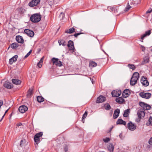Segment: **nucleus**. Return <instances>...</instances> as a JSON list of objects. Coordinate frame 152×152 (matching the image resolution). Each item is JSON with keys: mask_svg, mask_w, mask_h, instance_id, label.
<instances>
[{"mask_svg": "<svg viewBox=\"0 0 152 152\" xmlns=\"http://www.w3.org/2000/svg\"><path fill=\"white\" fill-rule=\"evenodd\" d=\"M87 115V112L86 111L83 114V117L82 118V120L83 121V122L84 123V121H83V119H85L86 118V117Z\"/></svg>", "mask_w": 152, "mask_h": 152, "instance_id": "c9c22d12", "label": "nucleus"}, {"mask_svg": "<svg viewBox=\"0 0 152 152\" xmlns=\"http://www.w3.org/2000/svg\"><path fill=\"white\" fill-rule=\"evenodd\" d=\"M26 145V140L24 139L21 140L20 145L22 147H24Z\"/></svg>", "mask_w": 152, "mask_h": 152, "instance_id": "2f4dec72", "label": "nucleus"}, {"mask_svg": "<svg viewBox=\"0 0 152 152\" xmlns=\"http://www.w3.org/2000/svg\"><path fill=\"white\" fill-rule=\"evenodd\" d=\"M148 142L150 145H152V137L149 140Z\"/></svg>", "mask_w": 152, "mask_h": 152, "instance_id": "a18cd8bd", "label": "nucleus"}, {"mask_svg": "<svg viewBox=\"0 0 152 152\" xmlns=\"http://www.w3.org/2000/svg\"><path fill=\"white\" fill-rule=\"evenodd\" d=\"M107 148L108 150L110 152H113L114 150V146L112 144L110 143L107 146Z\"/></svg>", "mask_w": 152, "mask_h": 152, "instance_id": "5701e85b", "label": "nucleus"}, {"mask_svg": "<svg viewBox=\"0 0 152 152\" xmlns=\"http://www.w3.org/2000/svg\"><path fill=\"white\" fill-rule=\"evenodd\" d=\"M28 109V108L26 106L23 105L20 106L18 108V110L20 112L23 113L27 111Z\"/></svg>", "mask_w": 152, "mask_h": 152, "instance_id": "ddd939ff", "label": "nucleus"}, {"mask_svg": "<svg viewBox=\"0 0 152 152\" xmlns=\"http://www.w3.org/2000/svg\"><path fill=\"white\" fill-rule=\"evenodd\" d=\"M37 99L38 102H41L44 101V99L41 96H37Z\"/></svg>", "mask_w": 152, "mask_h": 152, "instance_id": "72a5a7b5", "label": "nucleus"}, {"mask_svg": "<svg viewBox=\"0 0 152 152\" xmlns=\"http://www.w3.org/2000/svg\"><path fill=\"white\" fill-rule=\"evenodd\" d=\"M19 46L18 44L16 42L12 43L11 45L12 48L14 49H16Z\"/></svg>", "mask_w": 152, "mask_h": 152, "instance_id": "c85d7f7f", "label": "nucleus"}, {"mask_svg": "<svg viewBox=\"0 0 152 152\" xmlns=\"http://www.w3.org/2000/svg\"><path fill=\"white\" fill-rule=\"evenodd\" d=\"M115 101L118 103L119 104H122L125 102V100L122 97H117Z\"/></svg>", "mask_w": 152, "mask_h": 152, "instance_id": "f3484780", "label": "nucleus"}, {"mask_svg": "<svg viewBox=\"0 0 152 152\" xmlns=\"http://www.w3.org/2000/svg\"><path fill=\"white\" fill-rule=\"evenodd\" d=\"M120 111V110L118 109H117L115 110L113 115L114 118L116 119L118 117Z\"/></svg>", "mask_w": 152, "mask_h": 152, "instance_id": "a211bd4d", "label": "nucleus"}, {"mask_svg": "<svg viewBox=\"0 0 152 152\" xmlns=\"http://www.w3.org/2000/svg\"><path fill=\"white\" fill-rule=\"evenodd\" d=\"M62 15L63 16L64 15V14L62 12H61L60 14V15Z\"/></svg>", "mask_w": 152, "mask_h": 152, "instance_id": "13d9d810", "label": "nucleus"}, {"mask_svg": "<svg viewBox=\"0 0 152 152\" xmlns=\"http://www.w3.org/2000/svg\"><path fill=\"white\" fill-rule=\"evenodd\" d=\"M41 16L39 13H35L32 15L30 18V19L31 21L33 23H38L41 19Z\"/></svg>", "mask_w": 152, "mask_h": 152, "instance_id": "f257e3e1", "label": "nucleus"}, {"mask_svg": "<svg viewBox=\"0 0 152 152\" xmlns=\"http://www.w3.org/2000/svg\"><path fill=\"white\" fill-rule=\"evenodd\" d=\"M105 100V97L103 96L100 95L97 98L96 102L97 103H102Z\"/></svg>", "mask_w": 152, "mask_h": 152, "instance_id": "f8f14e48", "label": "nucleus"}, {"mask_svg": "<svg viewBox=\"0 0 152 152\" xmlns=\"http://www.w3.org/2000/svg\"><path fill=\"white\" fill-rule=\"evenodd\" d=\"M64 151L66 152L68 151V148H64Z\"/></svg>", "mask_w": 152, "mask_h": 152, "instance_id": "5fc2aeb1", "label": "nucleus"}, {"mask_svg": "<svg viewBox=\"0 0 152 152\" xmlns=\"http://www.w3.org/2000/svg\"><path fill=\"white\" fill-rule=\"evenodd\" d=\"M110 139L109 138L106 137L105 138H104L103 139V141L105 143H107L109 142Z\"/></svg>", "mask_w": 152, "mask_h": 152, "instance_id": "58836bf2", "label": "nucleus"}, {"mask_svg": "<svg viewBox=\"0 0 152 152\" xmlns=\"http://www.w3.org/2000/svg\"><path fill=\"white\" fill-rule=\"evenodd\" d=\"M33 88H31L29 89L28 91L27 96L28 97H30L32 94Z\"/></svg>", "mask_w": 152, "mask_h": 152, "instance_id": "7c9ffc66", "label": "nucleus"}, {"mask_svg": "<svg viewBox=\"0 0 152 152\" xmlns=\"http://www.w3.org/2000/svg\"><path fill=\"white\" fill-rule=\"evenodd\" d=\"M18 58V55H15L10 58V64H12L14 62H16L17 59Z\"/></svg>", "mask_w": 152, "mask_h": 152, "instance_id": "aec40b11", "label": "nucleus"}, {"mask_svg": "<svg viewBox=\"0 0 152 152\" xmlns=\"http://www.w3.org/2000/svg\"><path fill=\"white\" fill-rule=\"evenodd\" d=\"M24 32L28 36L31 37H33L34 35V31L28 29H25Z\"/></svg>", "mask_w": 152, "mask_h": 152, "instance_id": "9d476101", "label": "nucleus"}, {"mask_svg": "<svg viewBox=\"0 0 152 152\" xmlns=\"http://www.w3.org/2000/svg\"><path fill=\"white\" fill-rule=\"evenodd\" d=\"M152 12V9H149L147 12L146 13H150Z\"/></svg>", "mask_w": 152, "mask_h": 152, "instance_id": "09e8293b", "label": "nucleus"}, {"mask_svg": "<svg viewBox=\"0 0 152 152\" xmlns=\"http://www.w3.org/2000/svg\"><path fill=\"white\" fill-rule=\"evenodd\" d=\"M55 64L57 66H61L62 65V63L60 61H58Z\"/></svg>", "mask_w": 152, "mask_h": 152, "instance_id": "ea45409f", "label": "nucleus"}, {"mask_svg": "<svg viewBox=\"0 0 152 152\" xmlns=\"http://www.w3.org/2000/svg\"><path fill=\"white\" fill-rule=\"evenodd\" d=\"M131 7L129 4H128L125 9V11H127Z\"/></svg>", "mask_w": 152, "mask_h": 152, "instance_id": "a19ab883", "label": "nucleus"}, {"mask_svg": "<svg viewBox=\"0 0 152 152\" xmlns=\"http://www.w3.org/2000/svg\"><path fill=\"white\" fill-rule=\"evenodd\" d=\"M6 36V37H7V38H8V37H7V35Z\"/></svg>", "mask_w": 152, "mask_h": 152, "instance_id": "052dcab7", "label": "nucleus"}, {"mask_svg": "<svg viewBox=\"0 0 152 152\" xmlns=\"http://www.w3.org/2000/svg\"><path fill=\"white\" fill-rule=\"evenodd\" d=\"M145 111L142 109H140L137 111V114L138 118L139 119H141L144 117L145 115Z\"/></svg>", "mask_w": 152, "mask_h": 152, "instance_id": "7ed1b4c3", "label": "nucleus"}, {"mask_svg": "<svg viewBox=\"0 0 152 152\" xmlns=\"http://www.w3.org/2000/svg\"><path fill=\"white\" fill-rule=\"evenodd\" d=\"M12 113H11V115H12ZM10 116H11V115H10Z\"/></svg>", "mask_w": 152, "mask_h": 152, "instance_id": "e2e57ef3", "label": "nucleus"}, {"mask_svg": "<svg viewBox=\"0 0 152 152\" xmlns=\"http://www.w3.org/2000/svg\"><path fill=\"white\" fill-rule=\"evenodd\" d=\"M81 34V33H75V34L74 35V36L75 37H77V36H78L80 34Z\"/></svg>", "mask_w": 152, "mask_h": 152, "instance_id": "49530a36", "label": "nucleus"}, {"mask_svg": "<svg viewBox=\"0 0 152 152\" xmlns=\"http://www.w3.org/2000/svg\"><path fill=\"white\" fill-rule=\"evenodd\" d=\"M130 112V109H129L126 110L123 114V115L125 117H127L129 116V113Z\"/></svg>", "mask_w": 152, "mask_h": 152, "instance_id": "c756f323", "label": "nucleus"}, {"mask_svg": "<svg viewBox=\"0 0 152 152\" xmlns=\"http://www.w3.org/2000/svg\"><path fill=\"white\" fill-rule=\"evenodd\" d=\"M12 82L14 84L18 85L20 84L21 81L18 79H12Z\"/></svg>", "mask_w": 152, "mask_h": 152, "instance_id": "412c9836", "label": "nucleus"}, {"mask_svg": "<svg viewBox=\"0 0 152 152\" xmlns=\"http://www.w3.org/2000/svg\"><path fill=\"white\" fill-rule=\"evenodd\" d=\"M3 86L4 87L7 88H10V82L9 80H7L4 83Z\"/></svg>", "mask_w": 152, "mask_h": 152, "instance_id": "393cba45", "label": "nucleus"}, {"mask_svg": "<svg viewBox=\"0 0 152 152\" xmlns=\"http://www.w3.org/2000/svg\"><path fill=\"white\" fill-rule=\"evenodd\" d=\"M151 33V31L150 30H149L148 31H145V34L147 36H149Z\"/></svg>", "mask_w": 152, "mask_h": 152, "instance_id": "79ce46f5", "label": "nucleus"}, {"mask_svg": "<svg viewBox=\"0 0 152 152\" xmlns=\"http://www.w3.org/2000/svg\"><path fill=\"white\" fill-rule=\"evenodd\" d=\"M10 48V46H9L8 47V49H7V50H8Z\"/></svg>", "mask_w": 152, "mask_h": 152, "instance_id": "bf43d9fd", "label": "nucleus"}, {"mask_svg": "<svg viewBox=\"0 0 152 152\" xmlns=\"http://www.w3.org/2000/svg\"><path fill=\"white\" fill-rule=\"evenodd\" d=\"M141 48L142 49V50L143 51H144L145 50V47H144V46H142V45L141 46Z\"/></svg>", "mask_w": 152, "mask_h": 152, "instance_id": "8fccbe9b", "label": "nucleus"}, {"mask_svg": "<svg viewBox=\"0 0 152 152\" xmlns=\"http://www.w3.org/2000/svg\"><path fill=\"white\" fill-rule=\"evenodd\" d=\"M75 29L72 27V28L69 29V30H67L65 32L67 33L71 34L75 32Z\"/></svg>", "mask_w": 152, "mask_h": 152, "instance_id": "bb28decb", "label": "nucleus"}, {"mask_svg": "<svg viewBox=\"0 0 152 152\" xmlns=\"http://www.w3.org/2000/svg\"><path fill=\"white\" fill-rule=\"evenodd\" d=\"M10 109V108H9L8 110H6L5 112V113L4 114V115H3V117H2V118H1V120H2V118H3V117L5 115V114L7 112L8 110Z\"/></svg>", "mask_w": 152, "mask_h": 152, "instance_id": "3c124183", "label": "nucleus"}, {"mask_svg": "<svg viewBox=\"0 0 152 152\" xmlns=\"http://www.w3.org/2000/svg\"><path fill=\"white\" fill-rule=\"evenodd\" d=\"M53 64H55L57 61H58V59L55 58H53L52 59Z\"/></svg>", "mask_w": 152, "mask_h": 152, "instance_id": "4c0bfd02", "label": "nucleus"}, {"mask_svg": "<svg viewBox=\"0 0 152 152\" xmlns=\"http://www.w3.org/2000/svg\"><path fill=\"white\" fill-rule=\"evenodd\" d=\"M17 125L19 127L20 126H21L22 125V124L21 123H20L17 124Z\"/></svg>", "mask_w": 152, "mask_h": 152, "instance_id": "603ef678", "label": "nucleus"}, {"mask_svg": "<svg viewBox=\"0 0 152 152\" xmlns=\"http://www.w3.org/2000/svg\"><path fill=\"white\" fill-rule=\"evenodd\" d=\"M130 94V91L129 89H126L123 92L122 95L124 97L126 98L129 96Z\"/></svg>", "mask_w": 152, "mask_h": 152, "instance_id": "dca6fc26", "label": "nucleus"}, {"mask_svg": "<svg viewBox=\"0 0 152 152\" xmlns=\"http://www.w3.org/2000/svg\"><path fill=\"white\" fill-rule=\"evenodd\" d=\"M139 74L137 72H134L130 80V84L131 85L134 86L137 82V81L139 78Z\"/></svg>", "mask_w": 152, "mask_h": 152, "instance_id": "f03ea898", "label": "nucleus"}, {"mask_svg": "<svg viewBox=\"0 0 152 152\" xmlns=\"http://www.w3.org/2000/svg\"><path fill=\"white\" fill-rule=\"evenodd\" d=\"M104 107L105 109L107 110H109L111 108L110 105L108 104H105Z\"/></svg>", "mask_w": 152, "mask_h": 152, "instance_id": "f704fd0d", "label": "nucleus"}, {"mask_svg": "<svg viewBox=\"0 0 152 152\" xmlns=\"http://www.w3.org/2000/svg\"><path fill=\"white\" fill-rule=\"evenodd\" d=\"M128 66L130 69H132V70H134L135 69V66L132 64H129Z\"/></svg>", "mask_w": 152, "mask_h": 152, "instance_id": "e433bc0d", "label": "nucleus"}, {"mask_svg": "<svg viewBox=\"0 0 152 152\" xmlns=\"http://www.w3.org/2000/svg\"><path fill=\"white\" fill-rule=\"evenodd\" d=\"M141 82L143 86H148L149 83L148 81L146 80V78L142 76L141 80Z\"/></svg>", "mask_w": 152, "mask_h": 152, "instance_id": "9b49d317", "label": "nucleus"}, {"mask_svg": "<svg viewBox=\"0 0 152 152\" xmlns=\"http://www.w3.org/2000/svg\"><path fill=\"white\" fill-rule=\"evenodd\" d=\"M147 36L145 34H143V35H141V39L142 40L141 41L142 42H143V40L144 38V37H146Z\"/></svg>", "mask_w": 152, "mask_h": 152, "instance_id": "37998d69", "label": "nucleus"}, {"mask_svg": "<svg viewBox=\"0 0 152 152\" xmlns=\"http://www.w3.org/2000/svg\"><path fill=\"white\" fill-rule=\"evenodd\" d=\"M97 65V63L93 61L90 62L89 64V66L91 68L96 67Z\"/></svg>", "mask_w": 152, "mask_h": 152, "instance_id": "cd10ccee", "label": "nucleus"}, {"mask_svg": "<svg viewBox=\"0 0 152 152\" xmlns=\"http://www.w3.org/2000/svg\"><path fill=\"white\" fill-rule=\"evenodd\" d=\"M116 123L118 124H121L125 125L126 124V122L122 119H119L117 120Z\"/></svg>", "mask_w": 152, "mask_h": 152, "instance_id": "b1692460", "label": "nucleus"}, {"mask_svg": "<svg viewBox=\"0 0 152 152\" xmlns=\"http://www.w3.org/2000/svg\"><path fill=\"white\" fill-rule=\"evenodd\" d=\"M10 89H11V88H13V87L12 84H10Z\"/></svg>", "mask_w": 152, "mask_h": 152, "instance_id": "4d7b16f0", "label": "nucleus"}, {"mask_svg": "<svg viewBox=\"0 0 152 152\" xmlns=\"http://www.w3.org/2000/svg\"><path fill=\"white\" fill-rule=\"evenodd\" d=\"M9 39H10L8 38V41H10Z\"/></svg>", "mask_w": 152, "mask_h": 152, "instance_id": "680f3d73", "label": "nucleus"}, {"mask_svg": "<svg viewBox=\"0 0 152 152\" xmlns=\"http://www.w3.org/2000/svg\"><path fill=\"white\" fill-rule=\"evenodd\" d=\"M67 46L69 48V49L70 50H74L75 48L74 46L73 42L72 41L69 40Z\"/></svg>", "mask_w": 152, "mask_h": 152, "instance_id": "4468645a", "label": "nucleus"}, {"mask_svg": "<svg viewBox=\"0 0 152 152\" xmlns=\"http://www.w3.org/2000/svg\"><path fill=\"white\" fill-rule=\"evenodd\" d=\"M139 104L141 107L143 108V109L145 110H149L151 109V106L147 104H146L144 102H140Z\"/></svg>", "mask_w": 152, "mask_h": 152, "instance_id": "20e7f679", "label": "nucleus"}, {"mask_svg": "<svg viewBox=\"0 0 152 152\" xmlns=\"http://www.w3.org/2000/svg\"><path fill=\"white\" fill-rule=\"evenodd\" d=\"M58 43L60 45H62L64 46L66 45V42L64 40H60L58 41Z\"/></svg>", "mask_w": 152, "mask_h": 152, "instance_id": "4be33fe9", "label": "nucleus"}, {"mask_svg": "<svg viewBox=\"0 0 152 152\" xmlns=\"http://www.w3.org/2000/svg\"><path fill=\"white\" fill-rule=\"evenodd\" d=\"M14 103V102L13 100H10V105L12 106L13 105Z\"/></svg>", "mask_w": 152, "mask_h": 152, "instance_id": "de8ad7c7", "label": "nucleus"}, {"mask_svg": "<svg viewBox=\"0 0 152 152\" xmlns=\"http://www.w3.org/2000/svg\"><path fill=\"white\" fill-rule=\"evenodd\" d=\"M122 134H119V137L121 139H123L122 138Z\"/></svg>", "mask_w": 152, "mask_h": 152, "instance_id": "6e6d98bb", "label": "nucleus"}, {"mask_svg": "<svg viewBox=\"0 0 152 152\" xmlns=\"http://www.w3.org/2000/svg\"><path fill=\"white\" fill-rule=\"evenodd\" d=\"M146 124L147 126L152 125V117L150 116Z\"/></svg>", "mask_w": 152, "mask_h": 152, "instance_id": "473e14b6", "label": "nucleus"}, {"mask_svg": "<svg viewBox=\"0 0 152 152\" xmlns=\"http://www.w3.org/2000/svg\"><path fill=\"white\" fill-rule=\"evenodd\" d=\"M8 55L7 56H7H6V60H8L9 61V62H10V59H8Z\"/></svg>", "mask_w": 152, "mask_h": 152, "instance_id": "864d4df0", "label": "nucleus"}, {"mask_svg": "<svg viewBox=\"0 0 152 152\" xmlns=\"http://www.w3.org/2000/svg\"><path fill=\"white\" fill-rule=\"evenodd\" d=\"M40 0H32L28 3V5L31 7H33L37 5L40 2Z\"/></svg>", "mask_w": 152, "mask_h": 152, "instance_id": "1a4fd4ad", "label": "nucleus"}, {"mask_svg": "<svg viewBox=\"0 0 152 152\" xmlns=\"http://www.w3.org/2000/svg\"><path fill=\"white\" fill-rule=\"evenodd\" d=\"M31 50H30L27 54L25 56L24 58H26L27 57L31 54Z\"/></svg>", "mask_w": 152, "mask_h": 152, "instance_id": "c03bdc74", "label": "nucleus"}, {"mask_svg": "<svg viewBox=\"0 0 152 152\" xmlns=\"http://www.w3.org/2000/svg\"><path fill=\"white\" fill-rule=\"evenodd\" d=\"M44 59V57H43L41 58L39 62L37 63V65L39 68H41L42 66V64L43 61Z\"/></svg>", "mask_w": 152, "mask_h": 152, "instance_id": "a878e982", "label": "nucleus"}, {"mask_svg": "<svg viewBox=\"0 0 152 152\" xmlns=\"http://www.w3.org/2000/svg\"><path fill=\"white\" fill-rule=\"evenodd\" d=\"M127 127L129 130L133 131L136 129V126L134 123L129 121L127 124Z\"/></svg>", "mask_w": 152, "mask_h": 152, "instance_id": "39448f33", "label": "nucleus"}, {"mask_svg": "<svg viewBox=\"0 0 152 152\" xmlns=\"http://www.w3.org/2000/svg\"><path fill=\"white\" fill-rule=\"evenodd\" d=\"M42 134V133L40 132L39 133L37 134L34 136V140L37 144L39 143V138L41 137Z\"/></svg>", "mask_w": 152, "mask_h": 152, "instance_id": "0eeeda50", "label": "nucleus"}, {"mask_svg": "<svg viewBox=\"0 0 152 152\" xmlns=\"http://www.w3.org/2000/svg\"><path fill=\"white\" fill-rule=\"evenodd\" d=\"M16 41L19 43L23 44L24 42V40L23 37L20 35H17L16 37Z\"/></svg>", "mask_w": 152, "mask_h": 152, "instance_id": "2eb2a0df", "label": "nucleus"}, {"mask_svg": "<svg viewBox=\"0 0 152 152\" xmlns=\"http://www.w3.org/2000/svg\"><path fill=\"white\" fill-rule=\"evenodd\" d=\"M149 62V59L148 56H145L143 58V60L141 62L142 65L148 63Z\"/></svg>", "mask_w": 152, "mask_h": 152, "instance_id": "6ab92c4d", "label": "nucleus"}, {"mask_svg": "<svg viewBox=\"0 0 152 152\" xmlns=\"http://www.w3.org/2000/svg\"><path fill=\"white\" fill-rule=\"evenodd\" d=\"M121 92L120 90H116L112 92V95L113 97H117L120 95Z\"/></svg>", "mask_w": 152, "mask_h": 152, "instance_id": "6e6552de", "label": "nucleus"}, {"mask_svg": "<svg viewBox=\"0 0 152 152\" xmlns=\"http://www.w3.org/2000/svg\"><path fill=\"white\" fill-rule=\"evenodd\" d=\"M139 95L142 98L148 99L150 97L151 94L150 93H149L141 92L140 93Z\"/></svg>", "mask_w": 152, "mask_h": 152, "instance_id": "423d86ee", "label": "nucleus"}]
</instances>
